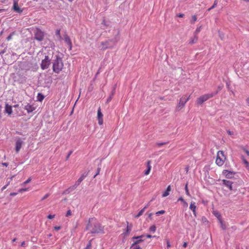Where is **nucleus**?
<instances>
[{
    "instance_id": "f257e3e1",
    "label": "nucleus",
    "mask_w": 249,
    "mask_h": 249,
    "mask_svg": "<svg viewBox=\"0 0 249 249\" xmlns=\"http://www.w3.org/2000/svg\"><path fill=\"white\" fill-rule=\"evenodd\" d=\"M86 230H89L90 231L89 233L93 235L105 233L104 226H102L101 224L94 218L89 219Z\"/></svg>"
},
{
    "instance_id": "f03ea898",
    "label": "nucleus",
    "mask_w": 249,
    "mask_h": 249,
    "mask_svg": "<svg viewBox=\"0 0 249 249\" xmlns=\"http://www.w3.org/2000/svg\"><path fill=\"white\" fill-rule=\"evenodd\" d=\"M53 71L58 73L63 69V63L62 58L58 55L55 56V59L53 60Z\"/></svg>"
},
{
    "instance_id": "7ed1b4c3",
    "label": "nucleus",
    "mask_w": 249,
    "mask_h": 249,
    "mask_svg": "<svg viewBox=\"0 0 249 249\" xmlns=\"http://www.w3.org/2000/svg\"><path fill=\"white\" fill-rule=\"evenodd\" d=\"M116 41L115 39H108L104 42H101L98 48L101 50H105L107 49L112 48L116 44Z\"/></svg>"
},
{
    "instance_id": "20e7f679",
    "label": "nucleus",
    "mask_w": 249,
    "mask_h": 249,
    "mask_svg": "<svg viewBox=\"0 0 249 249\" xmlns=\"http://www.w3.org/2000/svg\"><path fill=\"white\" fill-rule=\"evenodd\" d=\"M218 91L212 92L211 93L203 95L197 99L196 103L199 105H202L204 102L208 100L209 99L213 97L215 95L217 94Z\"/></svg>"
},
{
    "instance_id": "39448f33",
    "label": "nucleus",
    "mask_w": 249,
    "mask_h": 249,
    "mask_svg": "<svg viewBox=\"0 0 249 249\" xmlns=\"http://www.w3.org/2000/svg\"><path fill=\"white\" fill-rule=\"evenodd\" d=\"M226 159V158L224 154L223 151H219L217 154L215 162L218 166H221L223 165Z\"/></svg>"
},
{
    "instance_id": "423d86ee",
    "label": "nucleus",
    "mask_w": 249,
    "mask_h": 249,
    "mask_svg": "<svg viewBox=\"0 0 249 249\" xmlns=\"http://www.w3.org/2000/svg\"><path fill=\"white\" fill-rule=\"evenodd\" d=\"M34 38L38 41H42L44 38V33L39 28H36L34 30Z\"/></svg>"
},
{
    "instance_id": "0eeeda50",
    "label": "nucleus",
    "mask_w": 249,
    "mask_h": 249,
    "mask_svg": "<svg viewBox=\"0 0 249 249\" xmlns=\"http://www.w3.org/2000/svg\"><path fill=\"white\" fill-rule=\"evenodd\" d=\"M51 64V58L47 55L45 56L44 59L42 60L41 63V68L42 70L47 69Z\"/></svg>"
},
{
    "instance_id": "6e6552de",
    "label": "nucleus",
    "mask_w": 249,
    "mask_h": 249,
    "mask_svg": "<svg viewBox=\"0 0 249 249\" xmlns=\"http://www.w3.org/2000/svg\"><path fill=\"white\" fill-rule=\"evenodd\" d=\"M190 96L186 98V97H182L177 107V110H179L182 109L185 106L186 102L189 100Z\"/></svg>"
},
{
    "instance_id": "1a4fd4ad",
    "label": "nucleus",
    "mask_w": 249,
    "mask_h": 249,
    "mask_svg": "<svg viewBox=\"0 0 249 249\" xmlns=\"http://www.w3.org/2000/svg\"><path fill=\"white\" fill-rule=\"evenodd\" d=\"M18 0H13V6L12 7V9L14 12L18 13H21L23 11V10L21 9L19 6L18 4Z\"/></svg>"
},
{
    "instance_id": "9d476101",
    "label": "nucleus",
    "mask_w": 249,
    "mask_h": 249,
    "mask_svg": "<svg viewBox=\"0 0 249 249\" xmlns=\"http://www.w3.org/2000/svg\"><path fill=\"white\" fill-rule=\"evenodd\" d=\"M103 115L101 112V108L99 107L97 111V118L99 125H102L103 124Z\"/></svg>"
},
{
    "instance_id": "9b49d317",
    "label": "nucleus",
    "mask_w": 249,
    "mask_h": 249,
    "mask_svg": "<svg viewBox=\"0 0 249 249\" xmlns=\"http://www.w3.org/2000/svg\"><path fill=\"white\" fill-rule=\"evenodd\" d=\"M144 236H145L144 235H142L141 236L133 237L132 238L133 240L135 239H138V240L134 242V243L133 244V247H134V246H135L136 244L138 245V244H139L141 242H142V241H143V239H142V238H143Z\"/></svg>"
},
{
    "instance_id": "f8f14e48",
    "label": "nucleus",
    "mask_w": 249,
    "mask_h": 249,
    "mask_svg": "<svg viewBox=\"0 0 249 249\" xmlns=\"http://www.w3.org/2000/svg\"><path fill=\"white\" fill-rule=\"evenodd\" d=\"M223 174L227 178H231L233 177L235 173L227 170H224L223 171Z\"/></svg>"
},
{
    "instance_id": "ddd939ff",
    "label": "nucleus",
    "mask_w": 249,
    "mask_h": 249,
    "mask_svg": "<svg viewBox=\"0 0 249 249\" xmlns=\"http://www.w3.org/2000/svg\"><path fill=\"white\" fill-rule=\"evenodd\" d=\"M23 143V142L20 139H18L17 140L16 142V151L17 153H18Z\"/></svg>"
},
{
    "instance_id": "4468645a",
    "label": "nucleus",
    "mask_w": 249,
    "mask_h": 249,
    "mask_svg": "<svg viewBox=\"0 0 249 249\" xmlns=\"http://www.w3.org/2000/svg\"><path fill=\"white\" fill-rule=\"evenodd\" d=\"M64 39L65 43L69 46L70 50H71L72 47V43L70 38L67 34L64 35Z\"/></svg>"
},
{
    "instance_id": "2eb2a0df",
    "label": "nucleus",
    "mask_w": 249,
    "mask_h": 249,
    "mask_svg": "<svg viewBox=\"0 0 249 249\" xmlns=\"http://www.w3.org/2000/svg\"><path fill=\"white\" fill-rule=\"evenodd\" d=\"M88 171L87 173H84L79 178V179L76 181L75 184L78 186L80 183L83 180V179L87 176L88 173Z\"/></svg>"
},
{
    "instance_id": "dca6fc26",
    "label": "nucleus",
    "mask_w": 249,
    "mask_h": 249,
    "mask_svg": "<svg viewBox=\"0 0 249 249\" xmlns=\"http://www.w3.org/2000/svg\"><path fill=\"white\" fill-rule=\"evenodd\" d=\"M127 226L125 230V231L123 233V234L124 235V236H127L129 234L132 228V224L129 225L128 222H127Z\"/></svg>"
},
{
    "instance_id": "f3484780",
    "label": "nucleus",
    "mask_w": 249,
    "mask_h": 249,
    "mask_svg": "<svg viewBox=\"0 0 249 249\" xmlns=\"http://www.w3.org/2000/svg\"><path fill=\"white\" fill-rule=\"evenodd\" d=\"M223 184L225 185V186H227L229 189L231 191L233 190L232 184V182L230 180H227L225 179H223L222 180Z\"/></svg>"
},
{
    "instance_id": "a211bd4d",
    "label": "nucleus",
    "mask_w": 249,
    "mask_h": 249,
    "mask_svg": "<svg viewBox=\"0 0 249 249\" xmlns=\"http://www.w3.org/2000/svg\"><path fill=\"white\" fill-rule=\"evenodd\" d=\"M116 86H117L116 84H115L114 86L113 89H112V90L111 91V93L110 95L108 97V98H107V103H109L111 100V99L112 98V97L113 96V95H114V94L115 93V90H116Z\"/></svg>"
},
{
    "instance_id": "6ab92c4d",
    "label": "nucleus",
    "mask_w": 249,
    "mask_h": 249,
    "mask_svg": "<svg viewBox=\"0 0 249 249\" xmlns=\"http://www.w3.org/2000/svg\"><path fill=\"white\" fill-rule=\"evenodd\" d=\"M5 112L9 115H10L12 113V106L6 104L5 105Z\"/></svg>"
},
{
    "instance_id": "aec40b11",
    "label": "nucleus",
    "mask_w": 249,
    "mask_h": 249,
    "mask_svg": "<svg viewBox=\"0 0 249 249\" xmlns=\"http://www.w3.org/2000/svg\"><path fill=\"white\" fill-rule=\"evenodd\" d=\"M24 109L27 110L28 113L32 112L35 109V108L33 107L31 105L29 104H27L24 107Z\"/></svg>"
},
{
    "instance_id": "412c9836",
    "label": "nucleus",
    "mask_w": 249,
    "mask_h": 249,
    "mask_svg": "<svg viewBox=\"0 0 249 249\" xmlns=\"http://www.w3.org/2000/svg\"><path fill=\"white\" fill-rule=\"evenodd\" d=\"M150 160H148L147 162V169L144 172V175H147L149 174L150 171L151 169V166L150 165Z\"/></svg>"
},
{
    "instance_id": "4be33fe9",
    "label": "nucleus",
    "mask_w": 249,
    "mask_h": 249,
    "mask_svg": "<svg viewBox=\"0 0 249 249\" xmlns=\"http://www.w3.org/2000/svg\"><path fill=\"white\" fill-rule=\"evenodd\" d=\"M196 208L195 202H191L190 206V209L193 211L194 215H196Z\"/></svg>"
},
{
    "instance_id": "5701e85b",
    "label": "nucleus",
    "mask_w": 249,
    "mask_h": 249,
    "mask_svg": "<svg viewBox=\"0 0 249 249\" xmlns=\"http://www.w3.org/2000/svg\"><path fill=\"white\" fill-rule=\"evenodd\" d=\"M170 191H171V186L170 185H169L167 187L166 191L163 193V194L162 195V197H166L167 196H168Z\"/></svg>"
},
{
    "instance_id": "b1692460",
    "label": "nucleus",
    "mask_w": 249,
    "mask_h": 249,
    "mask_svg": "<svg viewBox=\"0 0 249 249\" xmlns=\"http://www.w3.org/2000/svg\"><path fill=\"white\" fill-rule=\"evenodd\" d=\"M218 0H215L214 1V3L213 4V6L211 7L210 8H209L207 10V11H210L212 9L214 8L217 6V4L218 3Z\"/></svg>"
},
{
    "instance_id": "393cba45",
    "label": "nucleus",
    "mask_w": 249,
    "mask_h": 249,
    "mask_svg": "<svg viewBox=\"0 0 249 249\" xmlns=\"http://www.w3.org/2000/svg\"><path fill=\"white\" fill-rule=\"evenodd\" d=\"M101 162H100V164L98 165V167L97 168L96 173L94 176L93 178H95L99 174L100 170H101V167H100L99 166H101Z\"/></svg>"
},
{
    "instance_id": "a878e982",
    "label": "nucleus",
    "mask_w": 249,
    "mask_h": 249,
    "mask_svg": "<svg viewBox=\"0 0 249 249\" xmlns=\"http://www.w3.org/2000/svg\"><path fill=\"white\" fill-rule=\"evenodd\" d=\"M185 192H186V195L188 196H190V193H189V190H188V183H187L186 184H185Z\"/></svg>"
},
{
    "instance_id": "bb28decb",
    "label": "nucleus",
    "mask_w": 249,
    "mask_h": 249,
    "mask_svg": "<svg viewBox=\"0 0 249 249\" xmlns=\"http://www.w3.org/2000/svg\"><path fill=\"white\" fill-rule=\"evenodd\" d=\"M44 98V97L42 94H41L40 93H39L38 94L37 98H38V101H42L43 100Z\"/></svg>"
},
{
    "instance_id": "cd10ccee",
    "label": "nucleus",
    "mask_w": 249,
    "mask_h": 249,
    "mask_svg": "<svg viewBox=\"0 0 249 249\" xmlns=\"http://www.w3.org/2000/svg\"><path fill=\"white\" fill-rule=\"evenodd\" d=\"M197 40V37L196 35H195V37L193 38L189 42L190 44H193L196 43Z\"/></svg>"
},
{
    "instance_id": "c85d7f7f",
    "label": "nucleus",
    "mask_w": 249,
    "mask_h": 249,
    "mask_svg": "<svg viewBox=\"0 0 249 249\" xmlns=\"http://www.w3.org/2000/svg\"><path fill=\"white\" fill-rule=\"evenodd\" d=\"M144 211L143 209H142L139 212V213L135 216V217L136 218H138L140 216H141L143 213H144Z\"/></svg>"
},
{
    "instance_id": "c756f323",
    "label": "nucleus",
    "mask_w": 249,
    "mask_h": 249,
    "mask_svg": "<svg viewBox=\"0 0 249 249\" xmlns=\"http://www.w3.org/2000/svg\"><path fill=\"white\" fill-rule=\"evenodd\" d=\"M77 187V186L75 184H74L73 185L70 187L69 188V189L70 190L71 192H72L73 190H74Z\"/></svg>"
},
{
    "instance_id": "7c9ffc66",
    "label": "nucleus",
    "mask_w": 249,
    "mask_h": 249,
    "mask_svg": "<svg viewBox=\"0 0 249 249\" xmlns=\"http://www.w3.org/2000/svg\"><path fill=\"white\" fill-rule=\"evenodd\" d=\"M156 227L155 225H153L149 228V230L150 231L152 232H154L156 231Z\"/></svg>"
},
{
    "instance_id": "2f4dec72",
    "label": "nucleus",
    "mask_w": 249,
    "mask_h": 249,
    "mask_svg": "<svg viewBox=\"0 0 249 249\" xmlns=\"http://www.w3.org/2000/svg\"><path fill=\"white\" fill-rule=\"evenodd\" d=\"M168 142H157L156 143V145L158 146H161L164 145H165L167 143H168Z\"/></svg>"
},
{
    "instance_id": "473e14b6",
    "label": "nucleus",
    "mask_w": 249,
    "mask_h": 249,
    "mask_svg": "<svg viewBox=\"0 0 249 249\" xmlns=\"http://www.w3.org/2000/svg\"><path fill=\"white\" fill-rule=\"evenodd\" d=\"M130 249H142V248L139 245H136V244L135 245V246H134V247H133V244H132L130 247Z\"/></svg>"
},
{
    "instance_id": "72a5a7b5",
    "label": "nucleus",
    "mask_w": 249,
    "mask_h": 249,
    "mask_svg": "<svg viewBox=\"0 0 249 249\" xmlns=\"http://www.w3.org/2000/svg\"><path fill=\"white\" fill-rule=\"evenodd\" d=\"M196 19H197L196 16V15L193 16H192V19L191 20V23H194L195 22L196 20Z\"/></svg>"
},
{
    "instance_id": "f704fd0d",
    "label": "nucleus",
    "mask_w": 249,
    "mask_h": 249,
    "mask_svg": "<svg viewBox=\"0 0 249 249\" xmlns=\"http://www.w3.org/2000/svg\"><path fill=\"white\" fill-rule=\"evenodd\" d=\"M220 224H221V228L224 230H226V225L225 224H224L221 220H220Z\"/></svg>"
},
{
    "instance_id": "c9c22d12",
    "label": "nucleus",
    "mask_w": 249,
    "mask_h": 249,
    "mask_svg": "<svg viewBox=\"0 0 249 249\" xmlns=\"http://www.w3.org/2000/svg\"><path fill=\"white\" fill-rule=\"evenodd\" d=\"M201 26H200L199 27H197L196 28V30L195 32V35H196L198 34V33L201 30Z\"/></svg>"
},
{
    "instance_id": "e433bc0d",
    "label": "nucleus",
    "mask_w": 249,
    "mask_h": 249,
    "mask_svg": "<svg viewBox=\"0 0 249 249\" xmlns=\"http://www.w3.org/2000/svg\"><path fill=\"white\" fill-rule=\"evenodd\" d=\"M55 34L56 36H58V37L60 39L61 38V36H60V30H57L55 32Z\"/></svg>"
},
{
    "instance_id": "4c0bfd02",
    "label": "nucleus",
    "mask_w": 249,
    "mask_h": 249,
    "mask_svg": "<svg viewBox=\"0 0 249 249\" xmlns=\"http://www.w3.org/2000/svg\"><path fill=\"white\" fill-rule=\"evenodd\" d=\"M165 211L161 210V211L157 212L156 213V214L157 215H158L159 214H164L165 213Z\"/></svg>"
},
{
    "instance_id": "58836bf2",
    "label": "nucleus",
    "mask_w": 249,
    "mask_h": 249,
    "mask_svg": "<svg viewBox=\"0 0 249 249\" xmlns=\"http://www.w3.org/2000/svg\"><path fill=\"white\" fill-rule=\"evenodd\" d=\"M91 240H90L89 242V243H88V245H87V247L85 248V249H89L90 248V247H91Z\"/></svg>"
},
{
    "instance_id": "ea45409f",
    "label": "nucleus",
    "mask_w": 249,
    "mask_h": 249,
    "mask_svg": "<svg viewBox=\"0 0 249 249\" xmlns=\"http://www.w3.org/2000/svg\"><path fill=\"white\" fill-rule=\"evenodd\" d=\"M31 181V178H29L26 181H25V182H24L22 184V185H26V184L29 183L30 181Z\"/></svg>"
},
{
    "instance_id": "a19ab883",
    "label": "nucleus",
    "mask_w": 249,
    "mask_h": 249,
    "mask_svg": "<svg viewBox=\"0 0 249 249\" xmlns=\"http://www.w3.org/2000/svg\"><path fill=\"white\" fill-rule=\"evenodd\" d=\"M14 176L11 177L10 178L7 179V183L6 184L7 186L10 184L11 181L12 180Z\"/></svg>"
},
{
    "instance_id": "79ce46f5",
    "label": "nucleus",
    "mask_w": 249,
    "mask_h": 249,
    "mask_svg": "<svg viewBox=\"0 0 249 249\" xmlns=\"http://www.w3.org/2000/svg\"><path fill=\"white\" fill-rule=\"evenodd\" d=\"M14 34V33H12L10 34L6 38V39L9 41L10 39H11L13 35Z\"/></svg>"
},
{
    "instance_id": "37998d69",
    "label": "nucleus",
    "mask_w": 249,
    "mask_h": 249,
    "mask_svg": "<svg viewBox=\"0 0 249 249\" xmlns=\"http://www.w3.org/2000/svg\"><path fill=\"white\" fill-rule=\"evenodd\" d=\"M71 192L70 191V190L69 189V188H68L67 189H66L65 191H64L63 193V194H69L71 193Z\"/></svg>"
},
{
    "instance_id": "c03bdc74",
    "label": "nucleus",
    "mask_w": 249,
    "mask_h": 249,
    "mask_svg": "<svg viewBox=\"0 0 249 249\" xmlns=\"http://www.w3.org/2000/svg\"><path fill=\"white\" fill-rule=\"evenodd\" d=\"M71 192L70 191V190L69 189V188H68L67 189H66L65 191H64L63 193V194H69L71 193Z\"/></svg>"
},
{
    "instance_id": "a18cd8bd",
    "label": "nucleus",
    "mask_w": 249,
    "mask_h": 249,
    "mask_svg": "<svg viewBox=\"0 0 249 249\" xmlns=\"http://www.w3.org/2000/svg\"><path fill=\"white\" fill-rule=\"evenodd\" d=\"M28 190V188H22L18 190V192L22 193L23 192L26 191Z\"/></svg>"
},
{
    "instance_id": "49530a36",
    "label": "nucleus",
    "mask_w": 249,
    "mask_h": 249,
    "mask_svg": "<svg viewBox=\"0 0 249 249\" xmlns=\"http://www.w3.org/2000/svg\"><path fill=\"white\" fill-rule=\"evenodd\" d=\"M71 212L70 210H69L66 214V216H69L70 215H71Z\"/></svg>"
},
{
    "instance_id": "de8ad7c7",
    "label": "nucleus",
    "mask_w": 249,
    "mask_h": 249,
    "mask_svg": "<svg viewBox=\"0 0 249 249\" xmlns=\"http://www.w3.org/2000/svg\"><path fill=\"white\" fill-rule=\"evenodd\" d=\"M55 216V215L53 214V215H52V214H49L48 216V218L50 219H53Z\"/></svg>"
},
{
    "instance_id": "09e8293b",
    "label": "nucleus",
    "mask_w": 249,
    "mask_h": 249,
    "mask_svg": "<svg viewBox=\"0 0 249 249\" xmlns=\"http://www.w3.org/2000/svg\"><path fill=\"white\" fill-rule=\"evenodd\" d=\"M227 132L229 135H234V132L233 131H231L229 130H228L227 131Z\"/></svg>"
},
{
    "instance_id": "8fccbe9b",
    "label": "nucleus",
    "mask_w": 249,
    "mask_h": 249,
    "mask_svg": "<svg viewBox=\"0 0 249 249\" xmlns=\"http://www.w3.org/2000/svg\"><path fill=\"white\" fill-rule=\"evenodd\" d=\"M49 196V194H47L46 195H45L41 199V201L46 199L48 196Z\"/></svg>"
},
{
    "instance_id": "3c124183",
    "label": "nucleus",
    "mask_w": 249,
    "mask_h": 249,
    "mask_svg": "<svg viewBox=\"0 0 249 249\" xmlns=\"http://www.w3.org/2000/svg\"><path fill=\"white\" fill-rule=\"evenodd\" d=\"M171 244H170V243L169 242V241L168 240H167V248L168 249L170 248L171 247Z\"/></svg>"
},
{
    "instance_id": "603ef678",
    "label": "nucleus",
    "mask_w": 249,
    "mask_h": 249,
    "mask_svg": "<svg viewBox=\"0 0 249 249\" xmlns=\"http://www.w3.org/2000/svg\"><path fill=\"white\" fill-rule=\"evenodd\" d=\"M72 151H71H71H70L69 152V153H68V155H67V157H66V159H67V160H68V159L69 158L70 156H71V155L72 154Z\"/></svg>"
},
{
    "instance_id": "864d4df0",
    "label": "nucleus",
    "mask_w": 249,
    "mask_h": 249,
    "mask_svg": "<svg viewBox=\"0 0 249 249\" xmlns=\"http://www.w3.org/2000/svg\"><path fill=\"white\" fill-rule=\"evenodd\" d=\"M178 201H182L183 203L185 201V200H184V199H183L181 196V197H180L178 199Z\"/></svg>"
},
{
    "instance_id": "5fc2aeb1",
    "label": "nucleus",
    "mask_w": 249,
    "mask_h": 249,
    "mask_svg": "<svg viewBox=\"0 0 249 249\" xmlns=\"http://www.w3.org/2000/svg\"><path fill=\"white\" fill-rule=\"evenodd\" d=\"M54 229L56 231H58L61 229V227L60 226H55L54 227Z\"/></svg>"
},
{
    "instance_id": "6e6d98bb",
    "label": "nucleus",
    "mask_w": 249,
    "mask_h": 249,
    "mask_svg": "<svg viewBox=\"0 0 249 249\" xmlns=\"http://www.w3.org/2000/svg\"><path fill=\"white\" fill-rule=\"evenodd\" d=\"M149 205H150V202H149L142 209H143L144 211H145V210L146 209H147Z\"/></svg>"
},
{
    "instance_id": "4d7b16f0",
    "label": "nucleus",
    "mask_w": 249,
    "mask_h": 249,
    "mask_svg": "<svg viewBox=\"0 0 249 249\" xmlns=\"http://www.w3.org/2000/svg\"><path fill=\"white\" fill-rule=\"evenodd\" d=\"M244 151L247 154L248 156H249V151L245 149H244Z\"/></svg>"
},
{
    "instance_id": "13d9d810",
    "label": "nucleus",
    "mask_w": 249,
    "mask_h": 249,
    "mask_svg": "<svg viewBox=\"0 0 249 249\" xmlns=\"http://www.w3.org/2000/svg\"><path fill=\"white\" fill-rule=\"evenodd\" d=\"M18 194V193H11L10 195L11 196H15Z\"/></svg>"
},
{
    "instance_id": "bf43d9fd",
    "label": "nucleus",
    "mask_w": 249,
    "mask_h": 249,
    "mask_svg": "<svg viewBox=\"0 0 249 249\" xmlns=\"http://www.w3.org/2000/svg\"><path fill=\"white\" fill-rule=\"evenodd\" d=\"M215 215L216 216H217V217H218L219 216H220V214L218 213V212H215L214 213Z\"/></svg>"
},
{
    "instance_id": "052dcab7",
    "label": "nucleus",
    "mask_w": 249,
    "mask_h": 249,
    "mask_svg": "<svg viewBox=\"0 0 249 249\" xmlns=\"http://www.w3.org/2000/svg\"><path fill=\"white\" fill-rule=\"evenodd\" d=\"M6 52V50L4 49L0 52V54L2 55Z\"/></svg>"
},
{
    "instance_id": "680f3d73",
    "label": "nucleus",
    "mask_w": 249,
    "mask_h": 249,
    "mask_svg": "<svg viewBox=\"0 0 249 249\" xmlns=\"http://www.w3.org/2000/svg\"><path fill=\"white\" fill-rule=\"evenodd\" d=\"M187 244H187V242H184V243L183 244V245H182L183 247H184V248H186V247H187Z\"/></svg>"
},
{
    "instance_id": "e2e57ef3",
    "label": "nucleus",
    "mask_w": 249,
    "mask_h": 249,
    "mask_svg": "<svg viewBox=\"0 0 249 249\" xmlns=\"http://www.w3.org/2000/svg\"><path fill=\"white\" fill-rule=\"evenodd\" d=\"M152 213H148V218L150 219H152Z\"/></svg>"
},
{
    "instance_id": "0e129e2a",
    "label": "nucleus",
    "mask_w": 249,
    "mask_h": 249,
    "mask_svg": "<svg viewBox=\"0 0 249 249\" xmlns=\"http://www.w3.org/2000/svg\"><path fill=\"white\" fill-rule=\"evenodd\" d=\"M243 161L245 164H246L247 165L249 164V162L244 159H243Z\"/></svg>"
},
{
    "instance_id": "69168bd1",
    "label": "nucleus",
    "mask_w": 249,
    "mask_h": 249,
    "mask_svg": "<svg viewBox=\"0 0 249 249\" xmlns=\"http://www.w3.org/2000/svg\"><path fill=\"white\" fill-rule=\"evenodd\" d=\"M184 15L183 14H179L178 15V17H180V18H182V17H184Z\"/></svg>"
},
{
    "instance_id": "338daca9",
    "label": "nucleus",
    "mask_w": 249,
    "mask_h": 249,
    "mask_svg": "<svg viewBox=\"0 0 249 249\" xmlns=\"http://www.w3.org/2000/svg\"><path fill=\"white\" fill-rule=\"evenodd\" d=\"M7 186L6 185H4L2 188L1 191H3L4 190H5L7 188Z\"/></svg>"
},
{
    "instance_id": "774afa93",
    "label": "nucleus",
    "mask_w": 249,
    "mask_h": 249,
    "mask_svg": "<svg viewBox=\"0 0 249 249\" xmlns=\"http://www.w3.org/2000/svg\"><path fill=\"white\" fill-rule=\"evenodd\" d=\"M246 102L248 105H249V97L246 99Z\"/></svg>"
}]
</instances>
